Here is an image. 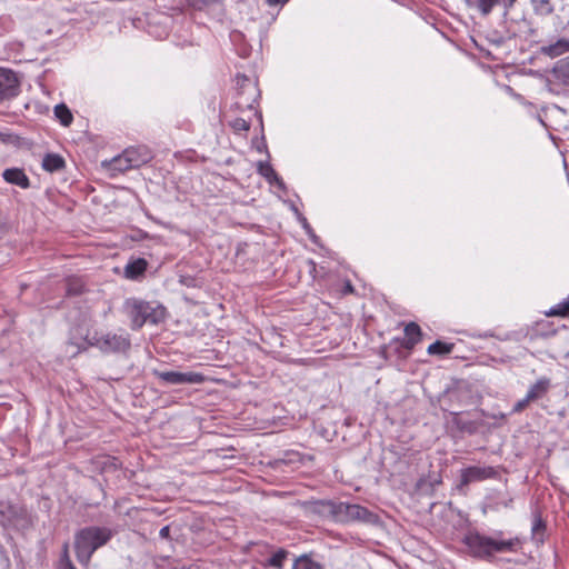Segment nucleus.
<instances>
[{"label": "nucleus", "instance_id": "ea45409f", "mask_svg": "<svg viewBox=\"0 0 569 569\" xmlns=\"http://www.w3.org/2000/svg\"><path fill=\"white\" fill-rule=\"evenodd\" d=\"M303 227H305L308 231H310V227H309V224L307 223L306 219H303Z\"/></svg>", "mask_w": 569, "mask_h": 569}, {"label": "nucleus", "instance_id": "9d476101", "mask_svg": "<svg viewBox=\"0 0 569 569\" xmlns=\"http://www.w3.org/2000/svg\"><path fill=\"white\" fill-rule=\"evenodd\" d=\"M124 152L133 169L148 163L153 158L151 150L147 146L130 147Z\"/></svg>", "mask_w": 569, "mask_h": 569}, {"label": "nucleus", "instance_id": "20e7f679", "mask_svg": "<svg viewBox=\"0 0 569 569\" xmlns=\"http://www.w3.org/2000/svg\"><path fill=\"white\" fill-rule=\"evenodd\" d=\"M259 98L260 90L257 82L244 74L237 76V97L233 108L239 112L253 111L263 129L262 113L257 109Z\"/></svg>", "mask_w": 569, "mask_h": 569}, {"label": "nucleus", "instance_id": "72a5a7b5", "mask_svg": "<svg viewBox=\"0 0 569 569\" xmlns=\"http://www.w3.org/2000/svg\"><path fill=\"white\" fill-rule=\"evenodd\" d=\"M516 2L517 0H502V7L505 8L506 11H509L515 6Z\"/></svg>", "mask_w": 569, "mask_h": 569}, {"label": "nucleus", "instance_id": "6e6552de", "mask_svg": "<svg viewBox=\"0 0 569 569\" xmlns=\"http://www.w3.org/2000/svg\"><path fill=\"white\" fill-rule=\"evenodd\" d=\"M152 375L166 385H198L204 381L203 375L193 371L179 372L154 369Z\"/></svg>", "mask_w": 569, "mask_h": 569}, {"label": "nucleus", "instance_id": "423d86ee", "mask_svg": "<svg viewBox=\"0 0 569 569\" xmlns=\"http://www.w3.org/2000/svg\"><path fill=\"white\" fill-rule=\"evenodd\" d=\"M333 513L340 521H362L366 523H375L377 516L367 508L348 502H339L333 507Z\"/></svg>", "mask_w": 569, "mask_h": 569}, {"label": "nucleus", "instance_id": "a19ab883", "mask_svg": "<svg viewBox=\"0 0 569 569\" xmlns=\"http://www.w3.org/2000/svg\"><path fill=\"white\" fill-rule=\"evenodd\" d=\"M3 230V224L0 222V232Z\"/></svg>", "mask_w": 569, "mask_h": 569}, {"label": "nucleus", "instance_id": "1a4fd4ad", "mask_svg": "<svg viewBox=\"0 0 569 569\" xmlns=\"http://www.w3.org/2000/svg\"><path fill=\"white\" fill-rule=\"evenodd\" d=\"M499 476L498 470L491 466H470L460 471L459 487L468 486L472 482L495 479Z\"/></svg>", "mask_w": 569, "mask_h": 569}, {"label": "nucleus", "instance_id": "cd10ccee", "mask_svg": "<svg viewBox=\"0 0 569 569\" xmlns=\"http://www.w3.org/2000/svg\"><path fill=\"white\" fill-rule=\"evenodd\" d=\"M58 569H77L69 557L68 545H64L63 547V552L60 557Z\"/></svg>", "mask_w": 569, "mask_h": 569}, {"label": "nucleus", "instance_id": "7c9ffc66", "mask_svg": "<svg viewBox=\"0 0 569 569\" xmlns=\"http://www.w3.org/2000/svg\"><path fill=\"white\" fill-rule=\"evenodd\" d=\"M530 402H532V401L526 396L523 399H521L515 403V406L512 408V412L518 413V412L523 411Z\"/></svg>", "mask_w": 569, "mask_h": 569}, {"label": "nucleus", "instance_id": "473e14b6", "mask_svg": "<svg viewBox=\"0 0 569 569\" xmlns=\"http://www.w3.org/2000/svg\"><path fill=\"white\" fill-rule=\"evenodd\" d=\"M159 536L162 539H170V526H164L160 529Z\"/></svg>", "mask_w": 569, "mask_h": 569}, {"label": "nucleus", "instance_id": "4468645a", "mask_svg": "<svg viewBox=\"0 0 569 569\" xmlns=\"http://www.w3.org/2000/svg\"><path fill=\"white\" fill-rule=\"evenodd\" d=\"M64 166L66 161L63 157L58 153H46L42 159V168L49 173L59 171L64 168Z\"/></svg>", "mask_w": 569, "mask_h": 569}, {"label": "nucleus", "instance_id": "f704fd0d", "mask_svg": "<svg viewBox=\"0 0 569 569\" xmlns=\"http://www.w3.org/2000/svg\"><path fill=\"white\" fill-rule=\"evenodd\" d=\"M289 0H266V2L269 4V6H283L288 2Z\"/></svg>", "mask_w": 569, "mask_h": 569}, {"label": "nucleus", "instance_id": "f3484780", "mask_svg": "<svg viewBox=\"0 0 569 569\" xmlns=\"http://www.w3.org/2000/svg\"><path fill=\"white\" fill-rule=\"evenodd\" d=\"M469 8L477 9L482 16L491 13L493 8L498 4H502V0H465Z\"/></svg>", "mask_w": 569, "mask_h": 569}, {"label": "nucleus", "instance_id": "a878e982", "mask_svg": "<svg viewBox=\"0 0 569 569\" xmlns=\"http://www.w3.org/2000/svg\"><path fill=\"white\" fill-rule=\"evenodd\" d=\"M547 317H569V297L546 312Z\"/></svg>", "mask_w": 569, "mask_h": 569}, {"label": "nucleus", "instance_id": "c9c22d12", "mask_svg": "<svg viewBox=\"0 0 569 569\" xmlns=\"http://www.w3.org/2000/svg\"><path fill=\"white\" fill-rule=\"evenodd\" d=\"M0 140L2 142H9L12 140V136L11 134H3V133H0Z\"/></svg>", "mask_w": 569, "mask_h": 569}, {"label": "nucleus", "instance_id": "412c9836", "mask_svg": "<svg viewBox=\"0 0 569 569\" xmlns=\"http://www.w3.org/2000/svg\"><path fill=\"white\" fill-rule=\"evenodd\" d=\"M553 74L558 81L569 86V57L557 62L553 68Z\"/></svg>", "mask_w": 569, "mask_h": 569}, {"label": "nucleus", "instance_id": "f8f14e48", "mask_svg": "<svg viewBox=\"0 0 569 569\" xmlns=\"http://www.w3.org/2000/svg\"><path fill=\"white\" fill-rule=\"evenodd\" d=\"M551 388V380L547 377L539 378L528 390L527 397L533 402L542 399Z\"/></svg>", "mask_w": 569, "mask_h": 569}, {"label": "nucleus", "instance_id": "f257e3e1", "mask_svg": "<svg viewBox=\"0 0 569 569\" xmlns=\"http://www.w3.org/2000/svg\"><path fill=\"white\" fill-rule=\"evenodd\" d=\"M88 347H97L103 353H124L130 349L131 341L128 335L112 332L100 336L94 333L91 338L87 336L80 339L70 338L66 353L69 357H76Z\"/></svg>", "mask_w": 569, "mask_h": 569}, {"label": "nucleus", "instance_id": "6ab92c4d", "mask_svg": "<svg viewBox=\"0 0 569 569\" xmlns=\"http://www.w3.org/2000/svg\"><path fill=\"white\" fill-rule=\"evenodd\" d=\"M532 10L538 17H549L555 12L552 0H530Z\"/></svg>", "mask_w": 569, "mask_h": 569}, {"label": "nucleus", "instance_id": "39448f33", "mask_svg": "<svg viewBox=\"0 0 569 569\" xmlns=\"http://www.w3.org/2000/svg\"><path fill=\"white\" fill-rule=\"evenodd\" d=\"M124 311L131 321L133 330L140 329L146 322L158 323L159 318L150 303L137 299H129L124 302Z\"/></svg>", "mask_w": 569, "mask_h": 569}, {"label": "nucleus", "instance_id": "393cba45", "mask_svg": "<svg viewBox=\"0 0 569 569\" xmlns=\"http://www.w3.org/2000/svg\"><path fill=\"white\" fill-rule=\"evenodd\" d=\"M455 345L453 343H446L440 340H437L436 342L431 343L428 347V353L429 355H448L453 350Z\"/></svg>", "mask_w": 569, "mask_h": 569}, {"label": "nucleus", "instance_id": "4be33fe9", "mask_svg": "<svg viewBox=\"0 0 569 569\" xmlns=\"http://www.w3.org/2000/svg\"><path fill=\"white\" fill-rule=\"evenodd\" d=\"M54 117L63 127H69L73 121L71 110L64 103H59L54 107Z\"/></svg>", "mask_w": 569, "mask_h": 569}, {"label": "nucleus", "instance_id": "f03ea898", "mask_svg": "<svg viewBox=\"0 0 569 569\" xmlns=\"http://www.w3.org/2000/svg\"><path fill=\"white\" fill-rule=\"evenodd\" d=\"M113 536V531L107 527L90 526L80 529L74 536V550L77 560L89 565L96 550L107 545Z\"/></svg>", "mask_w": 569, "mask_h": 569}, {"label": "nucleus", "instance_id": "2eb2a0df", "mask_svg": "<svg viewBox=\"0 0 569 569\" xmlns=\"http://www.w3.org/2000/svg\"><path fill=\"white\" fill-rule=\"evenodd\" d=\"M405 335L403 347L412 349L421 339V329L416 322H410L405 327Z\"/></svg>", "mask_w": 569, "mask_h": 569}, {"label": "nucleus", "instance_id": "aec40b11", "mask_svg": "<svg viewBox=\"0 0 569 569\" xmlns=\"http://www.w3.org/2000/svg\"><path fill=\"white\" fill-rule=\"evenodd\" d=\"M545 531H546L545 520L541 518V515L539 512H535L532 528H531L532 539L538 543L543 542Z\"/></svg>", "mask_w": 569, "mask_h": 569}, {"label": "nucleus", "instance_id": "2f4dec72", "mask_svg": "<svg viewBox=\"0 0 569 569\" xmlns=\"http://www.w3.org/2000/svg\"><path fill=\"white\" fill-rule=\"evenodd\" d=\"M7 182H12L18 186H20L23 189H27L30 187V180H6Z\"/></svg>", "mask_w": 569, "mask_h": 569}, {"label": "nucleus", "instance_id": "a211bd4d", "mask_svg": "<svg viewBox=\"0 0 569 569\" xmlns=\"http://www.w3.org/2000/svg\"><path fill=\"white\" fill-rule=\"evenodd\" d=\"M148 262L140 258L129 262L124 268V274L129 279H137L146 271Z\"/></svg>", "mask_w": 569, "mask_h": 569}, {"label": "nucleus", "instance_id": "5701e85b", "mask_svg": "<svg viewBox=\"0 0 569 569\" xmlns=\"http://www.w3.org/2000/svg\"><path fill=\"white\" fill-rule=\"evenodd\" d=\"M289 552L286 549H278L272 556L266 561V567H272L276 569H282L284 560L287 559Z\"/></svg>", "mask_w": 569, "mask_h": 569}, {"label": "nucleus", "instance_id": "0eeeda50", "mask_svg": "<svg viewBox=\"0 0 569 569\" xmlns=\"http://www.w3.org/2000/svg\"><path fill=\"white\" fill-rule=\"evenodd\" d=\"M21 92V77L18 72L0 67V103L10 101Z\"/></svg>", "mask_w": 569, "mask_h": 569}, {"label": "nucleus", "instance_id": "e433bc0d", "mask_svg": "<svg viewBox=\"0 0 569 569\" xmlns=\"http://www.w3.org/2000/svg\"><path fill=\"white\" fill-rule=\"evenodd\" d=\"M181 569H200V567L196 563H190L188 566H183Z\"/></svg>", "mask_w": 569, "mask_h": 569}, {"label": "nucleus", "instance_id": "bb28decb", "mask_svg": "<svg viewBox=\"0 0 569 569\" xmlns=\"http://www.w3.org/2000/svg\"><path fill=\"white\" fill-rule=\"evenodd\" d=\"M258 173L263 178H278L276 171L269 162H258Z\"/></svg>", "mask_w": 569, "mask_h": 569}, {"label": "nucleus", "instance_id": "ddd939ff", "mask_svg": "<svg viewBox=\"0 0 569 569\" xmlns=\"http://www.w3.org/2000/svg\"><path fill=\"white\" fill-rule=\"evenodd\" d=\"M103 164L108 166V169L112 176L124 173L126 171L133 169L131 162H129L128 157H126L124 151L121 154L112 158L108 163L103 162Z\"/></svg>", "mask_w": 569, "mask_h": 569}, {"label": "nucleus", "instance_id": "9b49d317", "mask_svg": "<svg viewBox=\"0 0 569 569\" xmlns=\"http://www.w3.org/2000/svg\"><path fill=\"white\" fill-rule=\"evenodd\" d=\"M541 54L551 59L560 57L569 52V37L559 38L556 42L542 46L540 48Z\"/></svg>", "mask_w": 569, "mask_h": 569}, {"label": "nucleus", "instance_id": "58836bf2", "mask_svg": "<svg viewBox=\"0 0 569 569\" xmlns=\"http://www.w3.org/2000/svg\"><path fill=\"white\" fill-rule=\"evenodd\" d=\"M271 183L276 182L279 187L282 186V180L276 179V180H269Z\"/></svg>", "mask_w": 569, "mask_h": 569}, {"label": "nucleus", "instance_id": "c85d7f7f", "mask_svg": "<svg viewBox=\"0 0 569 569\" xmlns=\"http://www.w3.org/2000/svg\"><path fill=\"white\" fill-rule=\"evenodd\" d=\"M82 292V284L78 281L70 280L67 284V293L69 296H77Z\"/></svg>", "mask_w": 569, "mask_h": 569}, {"label": "nucleus", "instance_id": "7ed1b4c3", "mask_svg": "<svg viewBox=\"0 0 569 569\" xmlns=\"http://www.w3.org/2000/svg\"><path fill=\"white\" fill-rule=\"evenodd\" d=\"M462 542L468 548V553L471 557L490 561L495 553L515 551L519 539L498 540L479 532H470L463 537Z\"/></svg>", "mask_w": 569, "mask_h": 569}, {"label": "nucleus", "instance_id": "dca6fc26", "mask_svg": "<svg viewBox=\"0 0 569 569\" xmlns=\"http://www.w3.org/2000/svg\"><path fill=\"white\" fill-rule=\"evenodd\" d=\"M292 569H325V566L311 553H303L295 559Z\"/></svg>", "mask_w": 569, "mask_h": 569}, {"label": "nucleus", "instance_id": "c756f323", "mask_svg": "<svg viewBox=\"0 0 569 569\" xmlns=\"http://www.w3.org/2000/svg\"><path fill=\"white\" fill-rule=\"evenodd\" d=\"M2 178H27V176L23 173L22 170L13 168V169H6L2 173Z\"/></svg>", "mask_w": 569, "mask_h": 569}, {"label": "nucleus", "instance_id": "b1692460", "mask_svg": "<svg viewBox=\"0 0 569 569\" xmlns=\"http://www.w3.org/2000/svg\"><path fill=\"white\" fill-rule=\"evenodd\" d=\"M229 126L237 133L247 132L251 127V118L237 117L229 121Z\"/></svg>", "mask_w": 569, "mask_h": 569}, {"label": "nucleus", "instance_id": "4c0bfd02", "mask_svg": "<svg viewBox=\"0 0 569 569\" xmlns=\"http://www.w3.org/2000/svg\"><path fill=\"white\" fill-rule=\"evenodd\" d=\"M346 292H353V288H352V286L350 283H347Z\"/></svg>", "mask_w": 569, "mask_h": 569}]
</instances>
